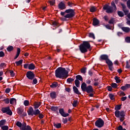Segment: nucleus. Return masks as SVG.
<instances>
[{
  "mask_svg": "<svg viewBox=\"0 0 130 130\" xmlns=\"http://www.w3.org/2000/svg\"><path fill=\"white\" fill-rule=\"evenodd\" d=\"M106 63H107L108 66H113V63H112V61H111L110 60H109V59H108L106 61Z\"/></svg>",
  "mask_w": 130,
  "mask_h": 130,
  "instance_id": "25",
  "label": "nucleus"
},
{
  "mask_svg": "<svg viewBox=\"0 0 130 130\" xmlns=\"http://www.w3.org/2000/svg\"><path fill=\"white\" fill-rule=\"evenodd\" d=\"M90 47L91 45L89 42L84 41L83 43L80 45L79 49L82 53H85L88 51V49Z\"/></svg>",
  "mask_w": 130,
  "mask_h": 130,
  "instance_id": "4",
  "label": "nucleus"
},
{
  "mask_svg": "<svg viewBox=\"0 0 130 130\" xmlns=\"http://www.w3.org/2000/svg\"><path fill=\"white\" fill-rule=\"evenodd\" d=\"M117 130H126V129L123 128L122 127V126L120 125V126H118V127Z\"/></svg>",
  "mask_w": 130,
  "mask_h": 130,
  "instance_id": "48",
  "label": "nucleus"
},
{
  "mask_svg": "<svg viewBox=\"0 0 130 130\" xmlns=\"http://www.w3.org/2000/svg\"><path fill=\"white\" fill-rule=\"evenodd\" d=\"M95 126H97V127H102L103 125H104V121H103V120H102V119L100 118L95 121Z\"/></svg>",
  "mask_w": 130,
  "mask_h": 130,
  "instance_id": "6",
  "label": "nucleus"
},
{
  "mask_svg": "<svg viewBox=\"0 0 130 130\" xmlns=\"http://www.w3.org/2000/svg\"><path fill=\"white\" fill-rule=\"evenodd\" d=\"M1 68H3L4 69V68L6 67V63H2L0 65Z\"/></svg>",
  "mask_w": 130,
  "mask_h": 130,
  "instance_id": "56",
  "label": "nucleus"
},
{
  "mask_svg": "<svg viewBox=\"0 0 130 130\" xmlns=\"http://www.w3.org/2000/svg\"><path fill=\"white\" fill-rule=\"evenodd\" d=\"M121 109V105H117L115 107V110L116 111H119Z\"/></svg>",
  "mask_w": 130,
  "mask_h": 130,
  "instance_id": "26",
  "label": "nucleus"
},
{
  "mask_svg": "<svg viewBox=\"0 0 130 130\" xmlns=\"http://www.w3.org/2000/svg\"><path fill=\"white\" fill-rule=\"evenodd\" d=\"M15 63L17 66H21V64L23 63V59L20 60L18 61H16Z\"/></svg>",
  "mask_w": 130,
  "mask_h": 130,
  "instance_id": "27",
  "label": "nucleus"
},
{
  "mask_svg": "<svg viewBox=\"0 0 130 130\" xmlns=\"http://www.w3.org/2000/svg\"><path fill=\"white\" fill-rule=\"evenodd\" d=\"M125 41L126 42H127V43H130V37H127L125 38Z\"/></svg>",
  "mask_w": 130,
  "mask_h": 130,
  "instance_id": "49",
  "label": "nucleus"
},
{
  "mask_svg": "<svg viewBox=\"0 0 130 130\" xmlns=\"http://www.w3.org/2000/svg\"><path fill=\"white\" fill-rule=\"evenodd\" d=\"M74 80V79H72V78H68L67 79V82L68 83H69V84L72 83V82H73V81Z\"/></svg>",
  "mask_w": 130,
  "mask_h": 130,
  "instance_id": "43",
  "label": "nucleus"
},
{
  "mask_svg": "<svg viewBox=\"0 0 130 130\" xmlns=\"http://www.w3.org/2000/svg\"><path fill=\"white\" fill-rule=\"evenodd\" d=\"M127 8H128V9H130V0H128L127 2Z\"/></svg>",
  "mask_w": 130,
  "mask_h": 130,
  "instance_id": "57",
  "label": "nucleus"
},
{
  "mask_svg": "<svg viewBox=\"0 0 130 130\" xmlns=\"http://www.w3.org/2000/svg\"><path fill=\"white\" fill-rule=\"evenodd\" d=\"M25 130H32V128L29 125H27Z\"/></svg>",
  "mask_w": 130,
  "mask_h": 130,
  "instance_id": "61",
  "label": "nucleus"
},
{
  "mask_svg": "<svg viewBox=\"0 0 130 130\" xmlns=\"http://www.w3.org/2000/svg\"><path fill=\"white\" fill-rule=\"evenodd\" d=\"M39 118H40L41 119L43 118V117H44V116L43 115V114H41V113L40 114H39Z\"/></svg>",
  "mask_w": 130,
  "mask_h": 130,
  "instance_id": "55",
  "label": "nucleus"
},
{
  "mask_svg": "<svg viewBox=\"0 0 130 130\" xmlns=\"http://www.w3.org/2000/svg\"><path fill=\"white\" fill-rule=\"evenodd\" d=\"M90 11L91 12V13H94V12H95V11H96V7L92 6L90 8Z\"/></svg>",
  "mask_w": 130,
  "mask_h": 130,
  "instance_id": "34",
  "label": "nucleus"
},
{
  "mask_svg": "<svg viewBox=\"0 0 130 130\" xmlns=\"http://www.w3.org/2000/svg\"><path fill=\"white\" fill-rule=\"evenodd\" d=\"M28 69L29 70H35V65L33 63H30L28 65Z\"/></svg>",
  "mask_w": 130,
  "mask_h": 130,
  "instance_id": "22",
  "label": "nucleus"
},
{
  "mask_svg": "<svg viewBox=\"0 0 130 130\" xmlns=\"http://www.w3.org/2000/svg\"><path fill=\"white\" fill-rule=\"evenodd\" d=\"M115 115L116 117L120 118V121L122 122L125 119V113L124 111H116L115 112Z\"/></svg>",
  "mask_w": 130,
  "mask_h": 130,
  "instance_id": "5",
  "label": "nucleus"
},
{
  "mask_svg": "<svg viewBox=\"0 0 130 130\" xmlns=\"http://www.w3.org/2000/svg\"><path fill=\"white\" fill-rule=\"evenodd\" d=\"M20 52H21V49H20V48H17V53L14 58V59H16V58H18V57H19V55H20Z\"/></svg>",
  "mask_w": 130,
  "mask_h": 130,
  "instance_id": "21",
  "label": "nucleus"
},
{
  "mask_svg": "<svg viewBox=\"0 0 130 130\" xmlns=\"http://www.w3.org/2000/svg\"><path fill=\"white\" fill-rule=\"evenodd\" d=\"M50 96L52 99H55L56 98V92L53 91L50 93Z\"/></svg>",
  "mask_w": 130,
  "mask_h": 130,
  "instance_id": "18",
  "label": "nucleus"
},
{
  "mask_svg": "<svg viewBox=\"0 0 130 130\" xmlns=\"http://www.w3.org/2000/svg\"><path fill=\"white\" fill-rule=\"evenodd\" d=\"M122 31L125 32L126 33H128L130 31V28L127 27H122L121 28Z\"/></svg>",
  "mask_w": 130,
  "mask_h": 130,
  "instance_id": "19",
  "label": "nucleus"
},
{
  "mask_svg": "<svg viewBox=\"0 0 130 130\" xmlns=\"http://www.w3.org/2000/svg\"><path fill=\"white\" fill-rule=\"evenodd\" d=\"M75 83L76 87H79V85H80V81L78 79L75 80Z\"/></svg>",
  "mask_w": 130,
  "mask_h": 130,
  "instance_id": "37",
  "label": "nucleus"
},
{
  "mask_svg": "<svg viewBox=\"0 0 130 130\" xmlns=\"http://www.w3.org/2000/svg\"><path fill=\"white\" fill-rule=\"evenodd\" d=\"M92 24L93 26H98L99 25V20L96 18H93Z\"/></svg>",
  "mask_w": 130,
  "mask_h": 130,
  "instance_id": "16",
  "label": "nucleus"
},
{
  "mask_svg": "<svg viewBox=\"0 0 130 130\" xmlns=\"http://www.w3.org/2000/svg\"><path fill=\"white\" fill-rule=\"evenodd\" d=\"M41 112L39 109H37L34 111V115H38L40 114Z\"/></svg>",
  "mask_w": 130,
  "mask_h": 130,
  "instance_id": "24",
  "label": "nucleus"
},
{
  "mask_svg": "<svg viewBox=\"0 0 130 130\" xmlns=\"http://www.w3.org/2000/svg\"><path fill=\"white\" fill-rule=\"evenodd\" d=\"M59 112L63 117H67V116H69V113H66L63 110V109H60L59 110Z\"/></svg>",
  "mask_w": 130,
  "mask_h": 130,
  "instance_id": "10",
  "label": "nucleus"
},
{
  "mask_svg": "<svg viewBox=\"0 0 130 130\" xmlns=\"http://www.w3.org/2000/svg\"><path fill=\"white\" fill-rule=\"evenodd\" d=\"M58 8L60 10H64L66 9V5L62 2H60L58 5Z\"/></svg>",
  "mask_w": 130,
  "mask_h": 130,
  "instance_id": "14",
  "label": "nucleus"
},
{
  "mask_svg": "<svg viewBox=\"0 0 130 130\" xmlns=\"http://www.w3.org/2000/svg\"><path fill=\"white\" fill-rule=\"evenodd\" d=\"M127 98L126 96H124L121 99V101H125V100H126Z\"/></svg>",
  "mask_w": 130,
  "mask_h": 130,
  "instance_id": "63",
  "label": "nucleus"
},
{
  "mask_svg": "<svg viewBox=\"0 0 130 130\" xmlns=\"http://www.w3.org/2000/svg\"><path fill=\"white\" fill-rule=\"evenodd\" d=\"M10 104H14V103H16V100L14 98L10 99Z\"/></svg>",
  "mask_w": 130,
  "mask_h": 130,
  "instance_id": "36",
  "label": "nucleus"
},
{
  "mask_svg": "<svg viewBox=\"0 0 130 130\" xmlns=\"http://www.w3.org/2000/svg\"><path fill=\"white\" fill-rule=\"evenodd\" d=\"M10 76L11 77H15V73H14V71L12 70H10Z\"/></svg>",
  "mask_w": 130,
  "mask_h": 130,
  "instance_id": "42",
  "label": "nucleus"
},
{
  "mask_svg": "<svg viewBox=\"0 0 130 130\" xmlns=\"http://www.w3.org/2000/svg\"><path fill=\"white\" fill-rule=\"evenodd\" d=\"M57 83L54 82L52 85H50L51 88H56L57 87Z\"/></svg>",
  "mask_w": 130,
  "mask_h": 130,
  "instance_id": "30",
  "label": "nucleus"
},
{
  "mask_svg": "<svg viewBox=\"0 0 130 130\" xmlns=\"http://www.w3.org/2000/svg\"><path fill=\"white\" fill-rule=\"evenodd\" d=\"M54 126H55V127H56L57 128H60V127H61V124L60 123L54 124Z\"/></svg>",
  "mask_w": 130,
  "mask_h": 130,
  "instance_id": "35",
  "label": "nucleus"
},
{
  "mask_svg": "<svg viewBox=\"0 0 130 130\" xmlns=\"http://www.w3.org/2000/svg\"><path fill=\"white\" fill-rule=\"evenodd\" d=\"M24 105H25V106H28L29 105V101L28 100L24 101Z\"/></svg>",
  "mask_w": 130,
  "mask_h": 130,
  "instance_id": "41",
  "label": "nucleus"
},
{
  "mask_svg": "<svg viewBox=\"0 0 130 130\" xmlns=\"http://www.w3.org/2000/svg\"><path fill=\"white\" fill-rule=\"evenodd\" d=\"M24 69H28V68H29V64H24Z\"/></svg>",
  "mask_w": 130,
  "mask_h": 130,
  "instance_id": "64",
  "label": "nucleus"
},
{
  "mask_svg": "<svg viewBox=\"0 0 130 130\" xmlns=\"http://www.w3.org/2000/svg\"><path fill=\"white\" fill-rule=\"evenodd\" d=\"M41 105V103L36 102L34 103V107L35 109H37Z\"/></svg>",
  "mask_w": 130,
  "mask_h": 130,
  "instance_id": "15",
  "label": "nucleus"
},
{
  "mask_svg": "<svg viewBox=\"0 0 130 130\" xmlns=\"http://www.w3.org/2000/svg\"><path fill=\"white\" fill-rule=\"evenodd\" d=\"M6 93H10L11 92V89L10 88H6L5 90Z\"/></svg>",
  "mask_w": 130,
  "mask_h": 130,
  "instance_id": "60",
  "label": "nucleus"
},
{
  "mask_svg": "<svg viewBox=\"0 0 130 130\" xmlns=\"http://www.w3.org/2000/svg\"><path fill=\"white\" fill-rule=\"evenodd\" d=\"M107 90L110 92H111V91H112V87L111 86H108Z\"/></svg>",
  "mask_w": 130,
  "mask_h": 130,
  "instance_id": "58",
  "label": "nucleus"
},
{
  "mask_svg": "<svg viewBox=\"0 0 130 130\" xmlns=\"http://www.w3.org/2000/svg\"><path fill=\"white\" fill-rule=\"evenodd\" d=\"M81 89L83 92H86V89H87V84L83 82L81 84Z\"/></svg>",
  "mask_w": 130,
  "mask_h": 130,
  "instance_id": "17",
  "label": "nucleus"
},
{
  "mask_svg": "<svg viewBox=\"0 0 130 130\" xmlns=\"http://www.w3.org/2000/svg\"><path fill=\"white\" fill-rule=\"evenodd\" d=\"M123 11L124 12L125 15H127L128 14V10L126 9H123Z\"/></svg>",
  "mask_w": 130,
  "mask_h": 130,
  "instance_id": "53",
  "label": "nucleus"
},
{
  "mask_svg": "<svg viewBox=\"0 0 130 130\" xmlns=\"http://www.w3.org/2000/svg\"><path fill=\"white\" fill-rule=\"evenodd\" d=\"M2 111L3 113H7L9 115H12V114H13L12 111H11V110H10L9 107L2 108Z\"/></svg>",
  "mask_w": 130,
  "mask_h": 130,
  "instance_id": "7",
  "label": "nucleus"
},
{
  "mask_svg": "<svg viewBox=\"0 0 130 130\" xmlns=\"http://www.w3.org/2000/svg\"><path fill=\"white\" fill-rule=\"evenodd\" d=\"M118 16H119V17H123V16H124V14L121 11H118Z\"/></svg>",
  "mask_w": 130,
  "mask_h": 130,
  "instance_id": "38",
  "label": "nucleus"
},
{
  "mask_svg": "<svg viewBox=\"0 0 130 130\" xmlns=\"http://www.w3.org/2000/svg\"><path fill=\"white\" fill-rule=\"evenodd\" d=\"M73 90H74V93H75V94H77V95L81 94V93H80V91H79V89H78V88H77V87L74 86Z\"/></svg>",
  "mask_w": 130,
  "mask_h": 130,
  "instance_id": "20",
  "label": "nucleus"
},
{
  "mask_svg": "<svg viewBox=\"0 0 130 130\" xmlns=\"http://www.w3.org/2000/svg\"><path fill=\"white\" fill-rule=\"evenodd\" d=\"M6 124V120H2L0 121V126H3Z\"/></svg>",
  "mask_w": 130,
  "mask_h": 130,
  "instance_id": "31",
  "label": "nucleus"
},
{
  "mask_svg": "<svg viewBox=\"0 0 130 130\" xmlns=\"http://www.w3.org/2000/svg\"><path fill=\"white\" fill-rule=\"evenodd\" d=\"M109 98H110L111 100H114V95H113V94H110L109 95Z\"/></svg>",
  "mask_w": 130,
  "mask_h": 130,
  "instance_id": "40",
  "label": "nucleus"
},
{
  "mask_svg": "<svg viewBox=\"0 0 130 130\" xmlns=\"http://www.w3.org/2000/svg\"><path fill=\"white\" fill-rule=\"evenodd\" d=\"M109 24H113V23H114V20H113V19H111L109 20Z\"/></svg>",
  "mask_w": 130,
  "mask_h": 130,
  "instance_id": "62",
  "label": "nucleus"
},
{
  "mask_svg": "<svg viewBox=\"0 0 130 130\" xmlns=\"http://www.w3.org/2000/svg\"><path fill=\"white\" fill-rule=\"evenodd\" d=\"M26 77L29 79V80H33V79H34V77H35V75H34L33 72L28 71L26 73Z\"/></svg>",
  "mask_w": 130,
  "mask_h": 130,
  "instance_id": "8",
  "label": "nucleus"
},
{
  "mask_svg": "<svg viewBox=\"0 0 130 130\" xmlns=\"http://www.w3.org/2000/svg\"><path fill=\"white\" fill-rule=\"evenodd\" d=\"M51 109L53 111H56V110H57V107H52L51 108Z\"/></svg>",
  "mask_w": 130,
  "mask_h": 130,
  "instance_id": "52",
  "label": "nucleus"
},
{
  "mask_svg": "<svg viewBox=\"0 0 130 130\" xmlns=\"http://www.w3.org/2000/svg\"><path fill=\"white\" fill-rule=\"evenodd\" d=\"M111 86L112 88H113L114 89H116L118 85L116 83H112Z\"/></svg>",
  "mask_w": 130,
  "mask_h": 130,
  "instance_id": "32",
  "label": "nucleus"
},
{
  "mask_svg": "<svg viewBox=\"0 0 130 130\" xmlns=\"http://www.w3.org/2000/svg\"><path fill=\"white\" fill-rule=\"evenodd\" d=\"M120 96H125V93L123 91L120 92Z\"/></svg>",
  "mask_w": 130,
  "mask_h": 130,
  "instance_id": "59",
  "label": "nucleus"
},
{
  "mask_svg": "<svg viewBox=\"0 0 130 130\" xmlns=\"http://www.w3.org/2000/svg\"><path fill=\"white\" fill-rule=\"evenodd\" d=\"M16 125L17 126H19V127H21V126H22V123L18 121L16 122Z\"/></svg>",
  "mask_w": 130,
  "mask_h": 130,
  "instance_id": "47",
  "label": "nucleus"
},
{
  "mask_svg": "<svg viewBox=\"0 0 130 130\" xmlns=\"http://www.w3.org/2000/svg\"><path fill=\"white\" fill-rule=\"evenodd\" d=\"M49 4L51 6H53L55 4V0H53L52 1H49Z\"/></svg>",
  "mask_w": 130,
  "mask_h": 130,
  "instance_id": "50",
  "label": "nucleus"
},
{
  "mask_svg": "<svg viewBox=\"0 0 130 130\" xmlns=\"http://www.w3.org/2000/svg\"><path fill=\"white\" fill-rule=\"evenodd\" d=\"M77 105H78V101H74L73 103V107H77Z\"/></svg>",
  "mask_w": 130,
  "mask_h": 130,
  "instance_id": "39",
  "label": "nucleus"
},
{
  "mask_svg": "<svg viewBox=\"0 0 130 130\" xmlns=\"http://www.w3.org/2000/svg\"><path fill=\"white\" fill-rule=\"evenodd\" d=\"M111 6L112 7L109 6L108 5H106L103 7V9L106 11V13H108V14H111V13L116 12V6L114 2L111 3Z\"/></svg>",
  "mask_w": 130,
  "mask_h": 130,
  "instance_id": "3",
  "label": "nucleus"
},
{
  "mask_svg": "<svg viewBox=\"0 0 130 130\" xmlns=\"http://www.w3.org/2000/svg\"><path fill=\"white\" fill-rule=\"evenodd\" d=\"M27 113L28 115H31V116L34 115V109L32 107H29L27 110Z\"/></svg>",
  "mask_w": 130,
  "mask_h": 130,
  "instance_id": "9",
  "label": "nucleus"
},
{
  "mask_svg": "<svg viewBox=\"0 0 130 130\" xmlns=\"http://www.w3.org/2000/svg\"><path fill=\"white\" fill-rule=\"evenodd\" d=\"M13 49H14V47H13V46H10L9 47H7V51H12V50H13Z\"/></svg>",
  "mask_w": 130,
  "mask_h": 130,
  "instance_id": "33",
  "label": "nucleus"
},
{
  "mask_svg": "<svg viewBox=\"0 0 130 130\" xmlns=\"http://www.w3.org/2000/svg\"><path fill=\"white\" fill-rule=\"evenodd\" d=\"M89 37H90L91 38H93V39H95V36L94 35V34L93 33H90L89 34Z\"/></svg>",
  "mask_w": 130,
  "mask_h": 130,
  "instance_id": "46",
  "label": "nucleus"
},
{
  "mask_svg": "<svg viewBox=\"0 0 130 130\" xmlns=\"http://www.w3.org/2000/svg\"><path fill=\"white\" fill-rule=\"evenodd\" d=\"M86 68H82L81 70V73L82 74H86Z\"/></svg>",
  "mask_w": 130,
  "mask_h": 130,
  "instance_id": "45",
  "label": "nucleus"
},
{
  "mask_svg": "<svg viewBox=\"0 0 130 130\" xmlns=\"http://www.w3.org/2000/svg\"><path fill=\"white\" fill-rule=\"evenodd\" d=\"M130 88V84H127L125 86H121L120 87L121 90L122 91H126L127 89H129Z\"/></svg>",
  "mask_w": 130,
  "mask_h": 130,
  "instance_id": "12",
  "label": "nucleus"
},
{
  "mask_svg": "<svg viewBox=\"0 0 130 130\" xmlns=\"http://www.w3.org/2000/svg\"><path fill=\"white\" fill-rule=\"evenodd\" d=\"M2 128L3 130H8V129H9V126H8L7 125H4L2 127Z\"/></svg>",
  "mask_w": 130,
  "mask_h": 130,
  "instance_id": "44",
  "label": "nucleus"
},
{
  "mask_svg": "<svg viewBox=\"0 0 130 130\" xmlns=\"http://www.w3.org/2000/svg\"><path fill=\"white\" fill-rule=\"evenodd\" d=\"M115 80L116 83H120V82H121L120 78L118 77V76L115 77Z\"/></svg>",
  "mask_w": 130,
  "mask_h": 130,
  "instance_id": "29",
  "label": "nucleus"
},
{
  "mask_svg": "<svg viewBox=\"0 0 130 130\" xmlns=\"http://www.w3.org/2000/svg\"><path fill=\"white\" fill-rule=\"evenodd\" d=\"M4 101L6 103V104H9V103H10V100H9V99H6L4 100Z\"/></svg>",
  "mask_w": 130,
  "mask_h": 130,
  "instance_id": "54",
  "label": "nucleus"
},
{
  "mask_svg": "<svg viewBox=\"0 0 130 130\" xmlns=\"http://www.w3.org/2000/svg\"><path fill=\"white\" fill-rule=\"evenodd\" d=\"M56 78H67L69 76V72L66 70V68L59 67L57 68L55 72Z\"/></svg>",
  "mask_w": 130,
  "mask_h": 130,
  "instance_id": "1",
  "label": "nucleus"
},
{
  "mask_svg": "<svg viewBox=\"0 0 130 130\" xmlns=\"http://www.w3.org/2000/svg\"><path fill=\"white\" fill-rule=\"evenodd\" d=\"M5 56V52L0 51V57H4Z\"/></svg>",
  "mask_w": 130,
  "mask_h": 130,
  "instance_id": "51",
  "label": "nucleus"
},
{
  "mask_svg": "<svg viewBox=\"0 0 130 130\" xmlns=\"http://www.w3.org/2000/svg\"><path fill=\"white\" fill-rule=\"evenodd\" d=\"M76 80H78L79 81H83V77H82V76L81 75H77L76 76Z\"/></svg>",
  "mask_w": 130,
  "mask_h": 130,
  "instance_id": "28",
  "label": "nucleus"
},
{
  "mask_svg": "<svg viewBox=\"0 0 130 130\" xmlns=\"http://www.w3.org/2000/svg\"><path fill=\"white\" fill-rule=\"evenodd\" d=\"M66 14H67L66 15ZM60 15L61 16H64V18H62L63 21H66V19L73 18L75 16V11L73 9H68L65 11L64 12H61Z\"/></svg>",
  "mask_w": 130,
  "mask_h": 130,
  "instance_id": "2",
  "label": "nucleus"
},
{
  "mask_svg": "<svg viewBox=\"0 0 130 130\" xmlns=\"http://www.w3.org/2000/svg\"><path fill=\"white\" fill-rule=\"evenodd\" d=\"M85 91L87 92V93H92V92H93V87L91 85L87 86Z\"/></svg>",
  "mask_w": 130,
  "mask_h": 130,
  "instance_id": "13",
  "label": "nucleus"
},
{
  "mask_svg": "<svg viewBox=\"0 0 130 130\" xmlns=\"http://www.w3.org/2000/svg\"><path fill=\"white\" fill-rule=\"evenodd\" d=\"M108 59V55L106 54H103L101 55L100 57V60H106V61Z\"/></svg>",
  "mask_w": 130,
  "mask_h": 130,
  "instance_id": "11",
  "label": "nucleus"
},
{
  "mask_svg": "<svg viewBox=\"0 0 130 130\" xmlns=\"http://www.w3.org/2000/svg\"><path fill=\"white\" fill-rule=\"evenodd\" d=\"M27 124L25 123H24L21 125L20 127V129L21 130H26Z\"/></svg>",
  "mask_w": 130,
  "mask_h": 130,
  "instance_id": "23",
  "label": "nucleus"
}]
</instances>
